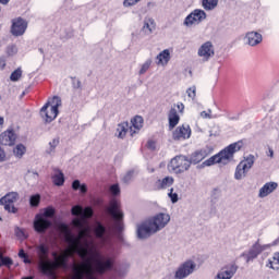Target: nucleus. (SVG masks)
I'll return each mask as SVG.
<instances>
[{
	"mask_svg": "<svg viewBox=\"0 0 279 279\" xmlns=\"http://www.w3.org/2000/svg\"><path fill=\"white\" fill-rule=\"evenodd\" d=\"M75 253L78 254L83 262L73 267L72 279H97V277H95V271L96 274L104 275L114 267L112 259H106L105 262L96 259L94 269L92 264L93 258L89 257L86 259V256H88V248L84 246H78Z\"/></svg>",
	"mask_w": 279,
	"mask_h": 279,
	"instance_id": "f257e3e1",
	"label": "nucleus"
},
{
	"mask_svg": "<svg viewBox=\"0 0 279 279\" xmlns=\"http://www.w3.org/2000/svg\"><path fill=\"white\" fill-rule=\"evenodd\" d=\"M241 142L232 143L220 150L218 154L206 159L203 165L205 167H213V165H229V162L234 160V154H236V151H241Z\"/></svg>",
	"mask_w": 279,
	"mask_h": 279,
	"instance_id": "f03ea898",
	"label": "nucleus"
},
{
	"mask_svg": "<svg viewBox=\"0 0 279 279\" xmlns=\"http://www.w3.org/2000/svg\"><path fill=\"white\" fill-rule=\"evenodd\" d=\"M54 260L46 262L43 264L44 275L50 276V278H56V270L66 267L69 258L73 256L70 251L65 250L62 254L58 255L57 252H52Z\"/></svg>",
	"mask_w": 279,
	"mask_h": 279,
	"instance_id": "7ed1b4c3",
	"label": "nucleus"
},
{
	"mask_svg": "<svg viewBox=\"0 0 279 279\" xmlns=\"http://www.w3.org/2000/svg\"><path fill=\"white\" fill-rule=\"evenodd\" d=\"M143 123H145V121L141 116H135L131 120V126L128 122H121L118 124L116 136H118V138H125L128 132H130L131 136H134V134H138L143 129Z\"/></svg>",
	"mask_w": 279,
	"mask_h": 279,
	"instance_id": "20e7f679",
	"label": "nucleus"
},
{
	"mask_svg": "<svg viewBox=\"0 0 279 279\" xmlns=\"http://www.w3.org/2000/svg\"><path fill=\"white\" fill-rule=\"evenodd\" d=\"M57 230L61 234H63L65 243H69V247L66 248L68 252L73 256L75 254V251L80 247H82V238L78 235L75 238L73 233L71 232V228H69V225L61 222L57 225Z\"/></svg>",
	"mask_w": 279,
	"mask_h": 279,
	"instance_id": "39448f33",
	"label": "nucleus"
},
{
	"mask_svg": "<svg viewBox=\"0 0 279 279\" xmlns=\"http://www.w3.org/2000/svg\"><path fill=\"white\" fill-rule=\"evenodd\" d=\"M62 106V99L53 96L51 101H48L40 110V116L46 123H51L58 117V108Z\"/></svg>",
	"mask_w": 279,
	"mask_h": 279,
	"instance_id": "423d86ee",
	"label": "nucleus"
},
{
	"mask_svg": "<svg viewBox=\"0 0 279 279\" xmlns=\"http://www.w3.org/2000/svg\"><path fill=\"white\" fill-rule=\"evenodd\" d=\"M168 169L171 173H175L178 175L191 169V161L189 157L179 155L170 160V162L168 163Z\"/></svg>",
	"mask_w": 279,
	"mask_h": 279,
	"instance_id": "0eeeda50",
	"label": "nucleus"
},
{
	"mask_svg": "<svg viewBox=\"0 0 279 279\" xmlns=\"http://www.w3.org/2000/svg\"><path fill=\"white\" fill-rule=\"evenodd\" d=\"M107 213L108 215H111L112 219L116 221V230H118V232H123V211L121 210V205L117 199L110 201Z\"/></svg>",
	"mask_w": 279,
	"mask_h": 279,
	"instance_id": "6e6552de",
	"label": "nucleus"
},
{
	"mask_svg": "<svg viewBox=\"0 0 279 279\" xmlns=\"http://www.w3.org/2000/svg\"><path fill=\"white\" fill-rule=\"evenodd\" d=\"M252 167H254V155H248L236 166L234 173L235 180H242L245 178V173H247Z\"/></svg>",
	"mask_w": 279,
	"mask_h": 279,
	"instance_id": "1a4fd4ad",
	"label": "nucleus"
},
{
	"mask_svg": "<svg viewBox=\"0 0 279 279\" xmlns=\"http://www.w3.org/2000/svg\"><path fill=\"white\" fill-rule=\"evenodd\" d=\"M19 202V193L10 192L0 198L1 206H4V210L8 213H17L19 209L14 206Z\"/></svg>",
	"mask_w": 279,
	"mask_h": 279,
	"instance_id": "9d476101",
	"label": "nucleus"
},
{
	"mask_svg": "<svg viewBox=\"0 0 279 279\" xmlns=\"http://www.w3.org/2000/svg\"><path fill=\"white\" fill-rule=\"evenodd\" d=\"M195 262L189 259L180 265V267L177 269L174 278L175 279H184L187 278V276H191L195 271Z\"/></svg>",
	"mask_w": 279,
	"mask_h": 279,
	"instance_id": "9b49d317",
	"label": "nucleus"
},
{
	"mask_svg": "<svg viewBox=\"0 0 279 279\" xmlns=\"http://www.w3.org/2000/svg\"><path fill=\"white\" fill-rule=\"evenodd\" d=\"M27 32V21L23 17L12 20L11 34L12 36H23Z\"/></svg>",
	"mask_w": 279,
	"mask_h": 279,
	"instance_id": "f8f14e48",
	"label": "nucleus"
},
{
	"mask_svg": "<svg viewBox=\"0 0 279 279\" xmlns=\"http://www.w3.org/2000/svg\"><path fill=\"white\" fill-rule=\"evenodd\" d=\"M157 229L151 223V220H147L137 227L138 239H148L150 234H156Z\"/></svg>",
	"mask_w": 279,
	"mask_h": 279,
	"instance_id": "ddd939ff",
	"label": "nucleus"
},
{
	"mask_svg": "<svg viewBox=\"0 0 279 279\" xmlns=\"http://www.w3.org/2000/svg\"><path fill=\"white\" fill-rule=\"evenodd\" d=\"M149 221L155 227V230H157L158 232L162 230V228H165L167 223H169V221H171V216H169V214L159 213L155 217L149 219Z\"/></svg>",
	"mask_w": 279,
	"mask_h": 279,
	"instance_id": "4468645a",
	"label": "nucleus"
},
{
	"mask_svg": "<svg viewBox=\"0 0 279 279\" xmlns=\"http://www.w3.org/2000/svg\"><path fill=\"white\" fill-rule=\"evenodd\" d=\"M205 19L206 12L204 10L196 9L185 17L184 25L189 27L195 23H202Z\"/></svg>",
	"mask_w": 279,
	"mask_h": 279,
	"instance_id": "2eb2a0df",
	"label": "nucleus"
},
{
	"mask_svg": "<svg viewBox=\"0 0 279 279\" xmlns=\"http://www.w3.org/2000/svg\"><path fill=\"white\" fill-rule=\"evenodd\" d=\"M213 154V149L208 148H201L198 150H195L190 156V165H199L202 160L208 158Z\"/></svg>",
	"mask_w": 279,
	"mask_h": 279,
	"instance_id": "dca6fc26",
	"label": "nucleus"
},
{
	"mask_svg": "<svg viewBox=\"0 0 279 279\" xmlns=\"http://www.w3.org/2000/svg\"><path fill=\"white\" fill-rule=\"evenodd\" d=\"M51 228V222L40 214H37L34 220V230L35 232H38L39 234H43L44 232H47Z\"/></svg>",
	"mask_w": 279,
	"mask_h": 279,
	"instance_id": "f3484780",
	"label": "nucleus"
},
{
	"mask_svg": "<svg viewBox=\"0 0 279 279\" xmlns=\"http://www.w3.org/2000/svg\"><path fill=\"white\" fill-rule=\"evenodd\" d=\"M72 226L80 230L77 234L80 239H86V236L90 234V227L86 226V220H84V218H74L72 220Z\"/></svg>",
	"mask_w": 279,
	"mask_h": 279,
	"instance_id": "a211bd4d",
	"label": "nucleus"
},
{
	"mask_svg": "<svg viewBox=\"0 0 279 279\" xmlns=\"http://www.w3.org/2000/svg\"><path fill=\"white\" fill-rule=\"evenodd\" d=\"M37 255L39 258V271H41V274L45 275V268H43V265H45V263H49V246L45 245V244H40L39 246H37Z\"/></svg>",
	"mask_w": 279,
	"mask_h": 279,
	"instance_id": "6ab92c4d",
	"label": "nucleus"
},
{
	"mask_svg": "<svg viewBox=\"0 0 279 279\" xmlns=\"http://www.w3.org/2000/svg\"><path fill=\"white\" fill-rule=\"evenodd\" d=\"M16 143V133L9 129L0 134V145L12 147Z\"/></svg>",
	"mask_w": 279,
	"mask_h": 279,
	"instance_id": "aec40b11",
	"label": "nucleus"
},
{
	"mask_svg": "<svg viewBox=\"0 0 279 279\" xmlns=\"http://www.w3.org/2000/svg\"><path fill=\"white\" fill-rule=\"evenodd\" d=\"M173 141H186V138H191V126L189 125H180L172 133Z\"/></svg>",
	"mask_w": 279,
	"mask_h": 279,
	"instance_id": "412c9836",
	"label": "nucleus"
},
{
	"mask_svg": "<svg viewBox=\"0 0 279 279\" xmlns=\"http://www.w3.org/2000/svg\"><path fill=\"white\" fill-rule=\"evenodd\" d=\"M238 269L236 264L227 265L220 269L215 279H232Z\"/></svg>",
	"mask_w": 279,
	"mask_h": 279,
	"instance_id": "4be33fe9",
	"label": "nucleus"
},
{
	"mask_svg": "<svg viewBox=\"0 0 279 279\" xmlns=\"http://www.w3.org/2000/svg\"><path fill=\"white\" fill-rule=\"evenodd\" d=\"M198 56L204 58V60H210L213 56H215V48L213 47V43L206 41L198 49Z\"/></svg>",
	"mask_w": 279,
	"mask_h": 279,
	"instance_id": "5701e85b",
	"label": "nucleus"
},
{
	"mask_svg": "<svg viewBox=\"0 0 279 279\" xmlns=\"http://www.w3.org/2000/svg\"><path fill=\"white\" fill-rule=\"evenodd\" d=\"M265 250L263 245H260L259 240L255 242V244L250 248L247 253V262L254 260V258H257L258 255Z\"/></svg>",
	"mask_w": 279,
	"mask_h": 279,
	"instance_id": "b1692460",
	"label": "nucleus"
},
{
	"mask_svg": "<svg viewBox=\"0 0 279 279\" xmlns=\"http://www.w3.org/2000/svg\"><path fill=\"white\" fill-rule=\"evenodd\" d=\"M173 182H175L173 177H165L163 179L157 180L155 186L157 191H162L165 189H169V186H173Z\"/></svg>",
	"mask_w": 279,
	"mask_h": 279,
	"instance_id": "393cba45",
	"label": "nucleus"
},
{
	"mask_svg": "<svg viewBox=\"0 0 279 279\" xmlns=\"http://www.w3.org/2000/svg\"><path fill=\"white\" fill-rule=\"evenodd\" d=\"M276 189H278L277 182H267L264 184V186L260 187L258 195L259 197H267V195H271Z\"/></svg>",
	"mask_w": 279,
	"mask_h": 279,
	"instance_id": "a878e982",
	"label": "nucleus"
},
{
	"mask_svg": "<svg viewBox=\"0 0 279 279\" xmlns=\"http://www.w3.org/2000/svg\"><path fill=\"white\" fill-rule=\"evenodd\" d=\"M247 43L251 47H256L263 43V35L258 32H250L246 34Z\"/></svg>",
	"mask_w": 279,
	"mask_h": 279,
	"instance_id": "bb28decb",
	"label": "nucleus"
},
{
	"mask_svg": "<svg viewBox=\"0 0 279 279\" xmlns=\"http://www.w3.org/2000/svg\"><path fill=\"white\" fill-rule=\"evenodd\" d=\"M168 121L170 130H173L178 123H180V114H178V110L172 107L168 113Z\"/></svg>",
	"mask_w": 279,
	"mask_h": 279,
	"instance_id": "cd10ccee",
	"label": "nucleus"
},
{
	"mask_svg": "<svg viewBox=\"0 0 279 279\" xmlns=\"http://www.w3.org/2000/svg\"><path fill=\"white\" fill-rule=\"evenodd\" d=\"M157 60H158L157 64H161L162 66L169 64V60H171V52H169V49L161 51L157 56Z\"/></svg>",
	"mask_w": 279,
	"mask_h": 279,
	"instance_id": "c85d7f7f",
	"label": "nucleus"
},
{
	"mask_svg": "<svg viewBox=\"0 0 279 279\" xmlns=\"http://www.w3.org/2000/svg\"><path fill=\"white\" fill-rule=\"evenodd\" d=\"M25 151H27V148L23 144H17L13 149V154L16 158H23V156H25Z\"/></svg>",
	"mask_w": 279,
	"mask_h": 279,
	"instance_id": "c756f323",
	"label": "nucleus"
},
{
	"mask_svg": "<svg viewBox=\"0 0 279 279\" xmlns=\"http://www.w3.org/2000/svg\"><path fill=\"white\" fill-rule=\"evenodd\" d=\"M52 182L54 186H62L64 184V173L59 171L57 174L52 175Z\"/></svg>",
	"mask_w": 279,
	"mask_h": 279,
	"instance_id": "7c9ffc66",
	"label": "nucleus"
},
{
	"mask_svg": "<svg viewBox=\"0 0 279 279\" xmlns=\"http://www.w3.org/2000/svg\"><path fill=\"white\" fill-rule=\"evenodd\" d=\"M266 267L270 269H279V253H275L272 259H269Z\"/></svg>",
	"mask_w": 279,
	"mask_h": 279,
	"instance_id": "2f4dec72",
	"label": "nucleus"
},
{
	"mask_svg": "<svg viewBox=\"0 0 279 279\" xmlns=\"http://www.w3.org/2000/svg\"><path fill=\"white\" fill-rule=\"evenodd\" d=\"M94 233L97 239H102L106 234V227H104L101 222H97V226L94 229Z\"/></svg>",
	"mask_w": 279,
	"mask_h": 279,
	"instance_id": "473e14b6",
	"label": "nucleus"
},
{
	"mask_svg": "<svg viewBox=\"0 0 279 279\" xmlns=\"http://www.w3.org/2000/svg\"><path fill=\"white\" fill-rule=\"evenodd\" d=\"M219 0H203V8L204 10H215Z\"/></svg>",
	"mask_w": 279,
	"mask_h": 279,
	"instance_id": "72a5a7b5",
	"label": "nucleus"
},
{
	"mask_svg": "<svg viewBox=\"0 0 279 279\" xmlns=\"http://www.w3.org/2000/svg\"><path fill=\"white\" fill-rule=\"evenodd\" d=\"M21 77H23V70H21V68H17L10 75L11 82H19V80H21Z\"/></svg>",
	"mask_w": 279,
	"mask_h": 279,
	"instance_id": "f704fd0d",
	"label": "nucleus"
},
{
	"mask_svg": "<svg viewBox=\"0 0 279 279\" xmlns=\"http://www.w3.org/2000/svg\"><path fill=\"white\" fill-rule=\"evenodd\" d=\"M154 27H156V23L154 22V20L149 19L148 21H145L143 31L151 34V29H154Z\"/></svg>",
	"mask_w": 279,
	"mask_h": 279,
	"instance_id": "c9c22d12",
	"label": "nucleus"
},
{
	"mask_svg": "<svg viewBox=\"0 0 279 279\" xmlns=\"http://www.w3.org/2000/svg\"><path fill=\"white\" fill-rule=\"evenodd\" d=\"M13 265H14V260H12V258H10V257H3L2 256V259H0V267L10 268Z\"/></svg>",
	"mask_w": 279,
	"mask_h": 279,
	"instance_id": "e433bc0d",
	"label": "nucleus"
},
{
	"mask_svg": "<svg viewBox=\"0 0 279 279\" xmlns=\"http://www.w3.org/2000/svg\"><path fill=\"white\" fill-rule=\"evenodd\" d=\"M150 66H151V59H148L142 65V68L140 70V75H145V73H147V71H149Z\"/></svg>",
	"mask_w": 279,
	"mask_h": 279,
	"instance_id": "4c0bfd02",
	"label": "nucleus"
},
{
	"mask_svg": "<svg viewBox=\"0 0 279 279\" xmlns=\"http://www.w3.org/2000/svg\"><path fill=\"white\" fill-rule=\"evenodd\" d=\"M19 257L20 258H23V262L26 264V265H32V259H29V255H27V253H25V251L22 248L20 250L19 252Z\"/></svg>",
	"mask_w": 279,
	"mask_h": 279,
	"instance_id": "58836bf2",
	"label": "nucleus"
},
{
	"mask_svg": "<svg viewBox=\"0 0 279 279\" xmlns=\"http://www.w3.org/2000/svg\"><path fill=\"white\" fill-rule=\"evenodd\" d=\"M29 204L33 208H36L40 204V194L31 196Z\"/></svg>",
	"mask_w": 279,
	"mask_h": 279,
	"instance_id": "ea45409f",
	"label": "nucleus"
},
{
	"mask_svg": "<svg viewBox=\"0 0 279 279\" xmlns=\"http://www.w3.org/2000/svg\"><path fill=\"white\" fill-rule=\"evenodd\" d=\"M93 214L94 213L92 207H85L81 219H84V221H86V219H90V217H93Z\"/></svg>",
	"mask_w": 279,
	"mask_h": 279,
	"instance_id": "a19ab883",
	"label": "nucleus"
},
{
	"mask_svg": "<svg viewBox=\"0 0 279 279\" xmlns=\"http://www.w3.org/2000/svg\"><path fill=\"white\" fill-rule=\"evenodd\" d=\"M84 211V209L82 208V206L80 205H75L72 207L71 209V214L74 216V217H80V215H82V213Z\"/></svg>",
	"mask_w": 279,
	"mask_h": 279,
	"instance_id": "79ce46f5",
	"label": "nucleus"
},
{
	"mask_svg": "<svg viewBox=\"0 0 279 279\" xmlns=\"http://www.w3.org/2000/svg\"><path fill=\"white\" fill-rule=\"evenodd\" d=\"M14 232H15V236H17V239H26L25 231L23 229L16 227Z\"/></svg>",
	"mask_w": 279,
	"mask_h": 279,
	"instance_id": "37998d69",
	"label": "nucleus"
},
{
	"mask_svg": "<svg viewBox=\"0 0 279 279\" xmlns=\"http://www.w3.org/2000/svg\"><path fill=\"white\" fill-rule=\"evenodd\" d=\"M53 215H56V209H53L52 207H48L45 209L44 211V217H53Z\"/></svg>",
	"mask_w": 279,
	"mask_h": 279,
	"instance_id": "c03bdc74",
	"label": "nucleus"
},
{
	"mask_svg": "<svg viewBox=\"0 0 279 279\" xmlns=\"http://www.w3.org/2000/svg\"><path fill=\"white\" fill-rule=\"evenodd\" d=\"M110 193H112L113 195H119V193H121V189L119 187V184L111 185Z\"/></svg>",
	"mask_w": 279,
	"mask_h": 279,
	"instance_id": "a18cd8bd",
	"label": "nucleus"
},
{
	"mask_svg": "<svg viewBox=\"0 0 279 279\" xmlns=\"http://www.w3.org/2000/svg\"><path fill=\"white\" fill-rule=\"evenodd\" d=\"M169 197L172 202V204H175L178 202V193H173V189H170Z\"/></svg>",
	"mask_w": 279,
	"mask_h": 279,
	"instance_id": "49530a36",
	"label": "nucleus"
},
{
	"mask_svg": "<svg viewBox=\"0 0 279 279\" xmlns=\"http://www.w3.org/2000/svg\"><path fill=\"white\" fill-rule=\"evenodd\" d=\"M141 0H124L123 5L125 8H130L131 5H136Z\"/></svg>",
	"mask_w": 279,
	"mask_h": 279,
	"instance_id": "de8ad7c7",
	"label": "nucleus"
},
{
	"mask_svg": "<svg viewBox=\"0 0 279 279\" xmlns=\"http://www.w3.org/2000/svg\"><path fill=\"white\" fill-rule=\"evenodd\" d=\"M187 96L190 97V99H195L196 97V92H195V87H190L187 90Z\"/></svg>",
	"mask_w": 279,
	"mask_h": 279,
	"instance_id": "09e8293b",
	"label": "nucleus"
},
{
	"mask_svg": "<svg viewBox=\"0 0 279 279\" xmlns=\"http://www.w3.org/2000/svg\"><path fill=\"white\" fill-rule=\"evenodd\" d=\"M147 149H156V142L154 140H149L146 144Z\"/></svg>",
	"mask_w": 279,
	"mask_h": 279,
	"instance_id": "8fccbe9b",
	"label": "nucleus"
},
{
	"mask_svg": "<svg viewBox=\"0 0 279 279\" xmlns=\"http://www.w3.org/2000/svg\"><path fill=\"white\" fill-rule=\"evenodd\" d=\"M80 186H82V184L80 183V180H74L72 183L73 191H80Z\"/></svg>",
	"mask_w": 279,
	"mask_h": 279,
	"instance_id": "3c124183",
	"label": "nucleus"
},
{
	"mask_svg": "<svg viewBox=\"0 0 279 279\" xmlns=\"http://www.w3.org/2000/svg\"><path fill=\"white\" fill-rule=\"evenodd\" d=\"M7 60L5 57H0V71H3L5 69Z\"/></svg>",
	"mask_w": 279,
	"mask_h": 279,
	"instance_id": "603ef678",
	"label": "nucleus"
},
{
	"mask_svg": "<svg viewBox=\"0 0 279 279\" xmlns=\"http://www.w3.org/2000/svg\"><path fill=\"white\" fill-rule=\"evenodd\" d=\"M60 144V140H52L49 145L51 147V149H53L54 147H58V145Z\"/></svg>",
	"mask_w": 279,
	"mask_h": 279,
	"instance_id": "864d4df0",
	"label": "nucleus"
},
{
	"mask_svg": "<svg viewBox=\"0 0 279 279\" xmlns=\"http://www.w3.org/2000/svg\"><path fill=\"white\" fill-rule=\"evenodd\" d=\"M5 160V150L0 147V162H3Z\"/></svg>",
	"mask_w": 279,
	"mask_h": 279,
	"instance_id": "5fc2aeb1",
	"label": "nucleus"
},
{
	"mask_svg": "<svg viewBox=\"0 0 279 279\" xmlns=\"http://www.w3.org/2000/svg\"><path fill=\"white\" fill-rule=\"evenodd\" d=\"M175 107L178 108V110H179V112H184V104H182V102H178L177 105H175Z\"/></svg>",
	"mask_w": 279,
	"mask_h": 279,
	"instance_id": "6e6d98bb",
	"label": "nucleus"
},
{
	"mask_svg": "<svg viewBox=\"0 0 279 279\" xmlns=\"http://www.w3.org/2000/svg\"><path fill=\"white\" fill-rule=\"evenodd\" d=\"M78 191L81 193H86L88 191V187H86V184H82L80 187H78Z\"/></svg>",
	"mask_w": 279,
	"mask_h": 279,
	"instance_id": "4d7b16f0",
	"label": "nucleus"
},
{
	"mask_svg": "<svg viewBox=\"0 0 279 279\" xmlns=\"http://www.w3.org/2000/svg\"><path fill=\"white\" fill-rule=\"evenodd\" d=\"M201 117L203 119H210V114H208V112H206V111L201 112Z\"/></svg>",
	"mask_w": 279,
	"mask_h": 279,
	"instance_id": "13d9d810",
	"label": "nucleus"
},
{
	"mask_svg": "<svg viewBox=\"0 0 279 279\" xmlns=\"http://www.w3.org/2000/svg\"><path fill=\"white\" fill-rule=\"evenodd\" d=\"M0 3L2 5H8L10 3V0H0Z\"/></svg>",
	"mask_w": 279,
	"mask_h": 279,
	"instance_id": "bf43d9fd",
	"label": "nucleus"
},
{
	"mask_svg": "<svg viewBox=\"0 0 279 279\" xmlns=\"http://www.w3.org/2000/svg\"><path fill=\"white\" fill-rule=\"evenodd\" d=\"M75 88H82V82L77 81L74 85Z\"/></svg>",
	"mask_w": 279,
	"mask_h": 279,
	"instance_id": "052dcab7",
	"label": "nucleus"
},
{
	"mask_svg": "<svg viewBox=\"0 0 279 279\" xmlns=\"http://www.w3.org/2000/svg\"><path fill=\"white\" fill-rule=\"evenodd\" d=\"M270 158H274V149H269Z\"/></svg>",
	"mask_w": 279,
	"mask_h": 279,
	"instance_id": "680f3d73",
	"label": "nucleus"
},
{
	"mask_svg": "<svg viewBox=\"0 0 279 279\" xmlns=\"http://www.w3.org/2000/svg\"><path fill=\"white\" fill-rule=\"evenodd\" d=\"M0 125H3V118L0 117Z\"/></svg>",
	"mask_w": 279,
	"mask_h": 279,
	"instance_id": "e2e57ef3",
	"label": "nucleus"
},
{
	"mask_svg": "<svg viewBox=\"0 0 279 279\" xmlns=\"http://www.w3.org/2000/svg\"><path fill=\"white\" fill-rule=\"evenodd\" d=\"M22 279H34V277H23Z\"/></svg>",
	"mask_w": 279,
	"mask_h": 279,
	"instance_id": "0e129e2a",
	"label": "nucleus"
}]
</instances>
